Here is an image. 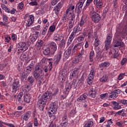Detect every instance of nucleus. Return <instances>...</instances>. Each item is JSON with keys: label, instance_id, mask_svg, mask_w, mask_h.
Instances as JSON below:
<instances>
[{"label": "nucleus", "instance_id": "a18cd8bd", "mask_svg": "<svg viewBox=\"0 0 127 127\" xmlns=\"http://www.w3.org/2000/svg\"><path fill=\"white\" fill-rule=\"evenodd\" d=\"M60 41V47H65V46L66 45V41H65L64 38H63Z\"/></svg>", "mask_w": 127, "mask_h": 127}, {"label": "nucleus", "instance_id": "412c9836", "mask_svg": "<svg viewBox=\"0 0 127 127\" xmlns=\"http://www.w3.org/2000/svg\"><path fill=\"white\" fill-rule=\"evenodd\" d=\"M80 31H82V29H81L79 26H75L73 28L72 32L70 35L75 37V36H76V34L79 33Z\"/></svg>", "mask_w": 127, "mask_h": 127}, {"label": "nucleus", "instance_id": "cd10ccee", "mask_svg": "<svg viewBox=\"0 0 127 127\" xmlns=\"http://www.w3.org/2000/svg\"><path fill=\"white\" fill-rule=\"evenodd\" d=\"M87 98H88V94L87 93H85L78 98L77 101V102H82V101H85Z\"/></svg>", "mask_w": 127, "mask_h": 127}, {"label": "nucleus", "instance_id": "39448f33", "mask_svg": "<svg viewBox=\"0 0 127 127\" xmlns=\"http://www.w3.org/2000/svg\"><path fill=\"white\" fill-rule=\"evenodd\" d=\"M113 40V35L108 34L105 41V48L107 51L110 49L111 44H112V40Z\"/></svg>", "mask_w": 127, "mask_h": 127}, {"label": "nucleus", "instance_id": "6e6d98bb", "mask_svg": "<svg viewBox=\"0 0 127 127\" xmlns=\"http://www.w3.org/2000/svg\"><path fill=\"white\" fill-rule=\"evenodd\" d=\"M125 75H126L125 73H120L118 77V79L119 80V81H121V80H123V79H124V77H125Z\"/></svg>", "mask_w": 127, "mask_h": 127}, {"label": "nucleus", "instance_id": "13d9d810", "mask_svg": "<svg viewBox=\"0 0 127 127\" xmlns=\"http://www.w3.org/2000/svg\"><path fill=\"white\" fill-rule=\"evenodd\" d=\"M92 35H93V31H92L91 30H88L87 31L88 38H89V39H90V38H91V37H92Z\"/></svg>", "mask_w": 127, "mask_h": 127}, {"label": "nucleus", "instance_id": "1a4fd4ad", "mask_svg": "<svg viewBox=\"0 0 127 127\" xmlns=\"http://www.w3.org/2000/svg\"><path fill=\"white\" fill-rule=\"evenodd\" d=\"M79 73H80V68H74L70 73L69 79L72 80L73 78H78V76H79Z\"/></svg>", "mask_w": 127, "mask_h": 127}, {"label": "nucleus", "instance_id": "b1692460", "mask_svg": "<svg viewBox=\"0 0 127 127\" xmlns=\"http://www.w3.org/2000/svg\"><path fill=\"white\" fill-rule=\"evenodd\" d=\"M111 103L113 105V110L118 111V110H121V109H122V106L120 105V103H118L116 101H112Z\"/></svg>", "mask_w": 127, "mask_h": 127}, {"label": "nucleus", "instance_id": "c756f323", "mask_svg": "<svg viewBox=\"0 0 127 127\" xmlns=\"http://www.w3.org/2000/svg\"><path fill=\"white\" fill-rule=\"evenodd\" d=\"M63 38H64L63 37L60 36L58 34H56L54 36L53 40L56 42H58V41H61Z\"/></svg>", "mask_w": 127, "mask_h": 127}, {"label": "nucleus", "instance_id": "f3484780", "mask_svg": "<svg viewBox=\"0 0 127 127\" xmlns=\"http://www.w3.org/2000/svg\"><path fill=\"white\" fill-rule=\"evenodd\" d=\"M23 96V92H20L16 98L17 104L18 105H22L23 104V100H22V97Z\"/></svg>", "mask_w": 127, "mask_h": 127}, {"label": "nucleus", "instance_id": "f03ea898", "mask_svg": "<svg viewBox=\"0 0 127 127\" xmlns=\"http://www.w3.org/2000/svg\"><path fill=\"white\" fill-rule=\"evenodd\" d=\"M42 72H43V70H42V68L39 65H36L35 70L33 72V76L36 80H38V86L39 87L42 85V81H43V78L44 77L42 74Z\"/></svg>", "mask_w": 127, "mask_h": 127}, {"label": "nucleus", "instance_id": "de8ad7c7", "mask_svg": "<svg viewBox=\"0 0 127 127\" xmlns=\"http://www.w3.org/2000/svg\"><path fill=\"white\" fill-rule=\"evenodd\" d=\"M71 55V51L67 50V51H65L64 53V56L66 59H68L69 57H70Z\"/></svg>", "mask_w": 127, "mask_h": 127}, {"label": "nucleus", "instance_id": "473e14b6", "mask_svg": "<svg viewBox=\"0 0 127 127\" xmlns=\"http://www.w3.org/2000/svg\"><path fill=\"white\" fill-rule=\"evenodd\" d=\"M85 1H86V0H79L78 2L76 4L75 6L79 8H82L83 5H84V3H85Z\"/></svg>", "mask_w": 127, "mask_h": 127}, {"label": "nucleus", "instance_id": "2f4dec72", "mask_svg": "<svg viewBox=\"0 0 127 127\" xmlns=\"http://www.w3.org/2000/svg\"><path fill=\"white\" fill-rule=\"evenodd\" d=\"M111 65V64H110V62H105L104 63H102L99 64L100 68H107L109 67Z\"/></svg>", "mask_w": 127, "mask_h": 127}, {"label": "nucleus", "instance_id": "5fc2aeb1", "mask_svg": "<svg viewBox=\"0 0 127 127\" xmlns=\"http://www.w3.org/2000/svg\"><path fill=\"white\" fill-rule=\"evenodd\" d=\"M94 125V123L92 121L87 122L85 125L84 127H92Z\"/></svg>", "mask_w": 127, "mask_h": 127}, {"label": "nucleus", "instance_id": "0eeeda50", "mask_svg": "<svg viewBox=\"0 0 127 127\" xmlns=\"http://www.w3.org/2000/svg\"><path fill=\"white\" fill-rule=\"evenodd\" d=\"M121 92L122 91H121L120 89H116L110 93V95L108 96V98L110 99V100H115V99H117V98L119 97V94H120Z\"/></svg>", "mask_w": 127, "mask_h": 127}, {"label": "nucleus", "instance_id": "7ed1b4c3", "mask_svg": "<svg viewBox=\"0 0 127 127\" xmlns=\"http://www.w3.org/2000/svg\"><path fill=\"white\" fill-rule=\"evenodd\" d=\"M76 16H72L69 15H63L62 17V20L63 22H68V29H72L75 25V19Z\"/></svg>", "mask_w": 127, "mask_h": 127}, {"label": "nucleus", "instance_id": "c03bdc74", "mask_svg": "<svg viewBox=\"0 0 127 127\" xmlns=\"http://www.w3.org/2000/svg\"><path fill=\"white\" fill-rule=\"evenodd\" d=\"M43 43H44L43 41L41 40H38L36 43V46L39 48L42 47V46L43 45Z\"/></svg>", "mask_w": 127, "mask_h": 127}, {"label": "nucleus", "instance_id": "c9c22d12", "mask_svg": "<svg viewBox=\"0 0 127 127\" xmlns=\"http://www.w3.org/2000/svg\"><path fill=\"white\" fill-rule=\"evenodd\" d=\"M95 50L96 53V57H99L101 56V54H102V51H101V48L99 47H96L95 48Z\"/></svg>", "mask_w": 127, "mask_h": 127}, {"label": "nucleus", "instance_id": "09e8293b", "mask_svg": "<svg viewBox=\"0 0 127 127\" xmlns=\"http://www.w3.org/2000/svg\"><path fill=\"white\" fill-rule=\"evenodd\" d=\"M21 60H27L28 59V56L25 54H22L20 57Z\"/></svg>", "mask_w": 127, "mask_h": 127}, {"label": "nucleus", "instance_id": "37998d69", "mask_svg": "<svg viewBox=\"0 0 127 127\" xmlns=\"http://www.w3.org/2000/svg\"><path fill=\"white\" fill-rule=\"evenodd\" d=\"M50 53H51V51H50V48L49 47L46 48L43 51L44 55H50Z\"/></svg>", "mask_w": 127, "mask_h": 127}, {"label": "nucleus", "instance_id": "f704fd0d", "mask_svg": "<svg viewBox=\"0 0 127 127\" xmlns=\"http://www.w3.org/2000/svg\"><path fill=\"white\" fill-rule=\"evenodd\" d=\"M71 89H72V87L71 86V85H66L65 87V91H64V93L65 94V95H68L69 94V93L71 90Z\"/></svg>", "mask_w": 127, "mask_h": 127}, {"label": "nucleus", "instance_id": "79ce46f5", "mask_svg": "<svg viewBox=\"0 0 127 127\" xmlns=\"http://www.w3.org/2000/svg\"><path fill=\"white\" fill-rule=\"evenodd\" d=\"M108 76L107 75H104L101 78H100V81L102 83H105L108 81Z\"/></svg>", "mask_w": 127, "mask_h": 127}, {"label": "nucleus", "instance_id": "dca6fc26", "mask_svg": "<svg viewBox=\"0 0 127 127\" xmlns=\"http://www.w3.org/2000/svg\"><path fill=\"white\" fill-rule=\"evenodd\" d=\"M62 6H63V4H62V2H60L57 5L54 7L53 10L55 11V13L56 15H58V14H59L60 9L62 8Z\"/></svg>", "mask_w": 127, "mask_h": 127}, {"label": "nucleus", "instance_id": "aec40b11", "mask_svg": "<svg viewBox=\"0 0 127 127\" xmlns=\"http://www.w3.org/2000/svg\"><path fill=\"white\" fill-rule=\"evenodd\" d=\"M63 53V52H62V51H60L59 53L57 54V55H56L54 57L55 64H56V65H57V64H58V63H59L61 60V58H62Z\"/></svg>", "mask_w": 127, "mask_h": 127}, {"label": "nucleus", "instance_id": "393cba45", "mask_svg": "<svg viewBox=\"0 0 127 127\" xmlns=\"http://www.w3.org/2000/svg\"><path fill=\"white\" fill-rule=\"evenodd\" d=\"M93 3L97 8H101L103 5V0H94Z\"/></svg>", "mask_w": 127, "mask_h": 127}, {"label": "nucleus", "instance_id": "a19ab883", "mask_svg": "<svg viewBox=\"0 0 127 127\" xmlns=\"http://www.w3.org/2000/svg\"><path fill=\"white\" fill-rule=\"evenodd\" d=\"M55 29H56V25H52L49 27L48 32H52V33H53V32L55 31Z\"/></svg>", "mask_w": 127, "mask_h": 127}, {"label": "nucleus", "instance_id": "58836bf2", "mask_svg": "<svg viewBox=\"0 0 127 127\" xmlns=\"http://www.w3.org/2000/svg\"><path fill=\"white\" fill-rule=\"evenodd\" d=\"M88 96L92 99H95L96 96H97V92L89 91L88 92Z\"/></svg>", "mask_w": 127, "mask_h": 127}, {"label": "nucleus", "instance_id": "ddd939ff", "mask_svg": "<svg viewBox=\"0 0 127 127\" xmlns=\"http://www.w3.org/2000/svg\"><path fill=\"white\" fill-rule=\"evenodd\" d=\"M50 48L51 50V54H55L57 51V44L55 42L52 41L49 43Z\"/></svg>", "mask_w": 127, "mask_h": 127}, {"label": "nucleus", "instance_id": "49530a36", "mask_svg": "<svg viewBox=\"0 0 127 127\" xmlns=\"http://www.w3.org/2000/svg\"><path fill=\"white\" fill-rule=\"evenodd\" d=\"M93 0H87L85 5L84 6V8H85V9L88 8V7H90V5H91V3L93 2Z\"/></svg>", "mask_w": 127, "mask_h": 127}, {"label": "nucleus", "instance_id": "69168bd1", "mask_svg": "<svg viewBox=\"0 0 127 127\" xmlns=\"http://www.w3.org/2000/svg\"><path fill=\"white\" fill-rule=\"evenodd\" d=\"M81 9H82L81 8H79L75 6V12H77L78 14H80V13H81Z\"/></svg>", "mask_w": 127, "mask_h": 127}, {"label": "nucleus", "instance_id": "a211bd4d", "mask_svg": "<svg viewBox=\"0 0 127 127\" xmlns=\"http://www.w3.org/2000/svg\"><path fill=\"white\" fill-rule=\"evenodd\" d=\"M34 64H35V62H32V63L25 69L24 73H25L26 75H27V74H30L32 68L34 67Z\"/></svg>", "mask_w": 127, "mask_h": 127}, {"label": "nucleus", "instance_id": "f8f14e48", "mask_svg": "<svg viewBox=\"0 0 127 127\" xmlns=\"http://www.w3.org/2000/svg\"><path fill=\"white\" fill-rule=\"evenodd\" d=\"M114 47H121L122 48H125L126 47V45H125V43L121 40V38L119 39H116L114 41Z\"/></svg>", "mask_w": 127, "mask_h": 127}, {"label": "nucleus", "instance_id": "e433bc0d", "mask_svg": "<svg viewBox=\"0 0 127 127\" xmlns=\"http://www.w3.org/2000/svg\"><path fill=\"white\" fill-rule=\"evenodd\" d=\"M85 53V50L84 49V47H82L80 52L76 55L77 58H81Z\"/></svg>", "mask_w": 127, "mask_h": 127}, {"label": "nucleus", "instance_id": "c85d7f7f", "mask_svg": "<svg viewBox=\"0 0 127 127\" xmlns=\"http://www.w3.org/2000/svg\"><path fill=\"white\" fill-rule=\"evenodd\" d=\"M116 116H122V117H127V113H126V110L122 109L116 113Z\"/></svg>", "mask_w": 127, "mask_h": 127}, {"label": "nucleus", "instance_id": "680f3d73", "mask_svg": "<svg viewBox=\"0 0 127 127\" xmlns=\"http://www.w3.org/2000/svg\"><path fill=\"white\" fill-rule=\"evenodd\" d=\"M107 124L108 125H106V127H111V125H113V124H114L113 122V120L110 119L109 120H108Z\"/></svg>", "mask_w": 127, "mask_h": 127}, {"label": "nucleus", "instance_id": "72a5a7b5", "mask_svg": "<svg viewBox=\"0 0 127 127\" xmlns=\"http://www.w3.org/2000/svg\"><path fill=\"white\" fill-rule=\"evenodd\" d=\"M74 38H75V37L74 36H72V35H70L67 40V42L66 43L67 46H69V45H70V44L72 43Z\"/></svg>", "mask_w": 127, "mask_h": 127}, {"label": "nucleus", "instance_id": "a878e982", "mask_svg": "<svg viewBox=\"0 0 127 127\" xmlns=\"http://www.w3.org/2000/svg\"><path fill=\"white\" fill-rule=\"evenodd\" d=\"M38 37V35L37 34L31 35L29 37L28 42H30V43H33L36 41V39H37Z\"/></svg>", "mask_w": 127, "mask_h": 127}, {"label": "nucleus", "instance_id": "774afa93", "mask_svg": "<svg viewBox=\"0 0 127 127\" xmlns=\"http://www.w3.org/2000/svg\"><path fill=\"white\" fill-rule=\"evenodd\" d=\"M119 102L123 105H127V100L122 99L119 101Z\"/></svg>", "mask_w": 127, "mask_h": 127}, {"label": "nucleus", "instance_id": "338daca9", "mask_svg": "<svg viewBox=\"0 0 127 127\" xmlns=\"http://www.w3.org/2000/svg\"><path fill=\"white\" fill-rule=\"evenodd\" d=\"M77 63H79V59H74L71 62L72 65H74V64H77Z\"/></svg>", "mask_w": 127, "mask_h": 127}, {"label": "nucleus", "instance_id": "4468645a", "mask_svg": "<svg viewBox=\"0 0 127 127\" xmlns=\"http://www.w3.org/2000/svg\"><path fill=\"white\" fill-rule=\"evenodd\" d=\"M31 115H32V113L31 111H27L26 113L21 115V120H23V121H25V122H27V121H28V120L30 119Z\"/></svg>", "mask_w": 127, "mask_h": 127}, {"label": "nucleus", "instance_id": "20e7f679", "mask_svg": "<svg viewBox=\"0 0 127 127\" xmlns=\"http://www.w3.org/2000/svg\"><path fill=\"white\" fill-rule=\"evenodd\" d=\"M90 15L92 21L95 23H98L101 20V15L94 10L90 12Z\"/></svg>", "mask_w": 127, "mask_h": 127}, {"label": "nucleus", "instance_id": "9b49d317", "mask_svg": "<svg viewBox=\"0 0 127 127\" xmlns=\"http://www.w3.org/2000/svg\"><path fill=\"white\" fill-rule=\"evenodd\" d=\"M1 8L3 10L7 12V13H10V14H14L16 12V9L14 8H12L11 9H9L6 5L4 4H1Z\"/></svg>", "mask_w": 127, "mask_h": 127}, {"label": "nucleus", "instance_id": "6e6552de", "mask_svg": "<svg viewBox=\"0 0 127 127\" xmlns=\"http://www.w3.org/2000/svg\"><path fill=\"white\" fill-rule=\"evenodd\" d=\"M20 87L19 80L18 79L14 80L12 85V93L15 94L17 90L19 89Z\"/></svg>", "mask_w": 127, "mask_h": 127}, {"label": "nucleus", "instance_id": "bf43d9fd", "mask_svg": "<svg viewBox=\"0 0 127 127\" xmlns=\"http://www.w3.org/2000/svg\"><path fill=\"white\" fill-rule=\"evenodd\" d=\"M108 95L109 94H108V93L102 94L100 96V99H101V100H104L105 98H107V97H108Z\"/></svg>", "mask_w": 127, "mask_h": 127}, {"label": "nucleus", "instance_id": "7c9ffc66", "mask_svg": "<svg viewBox=\"0 0 127 127\" xmlns=\"http://www.w3.org/2000/svg\"><path fill=\"white\" fill-rule=\"evenodd\" d=\"M85 36H86V34L83 33L82 35H80L77 37L76 40H77L78 42L81 43L82 41H84V39H85Z\"/></svg>", "mask_w": 127, "mask_h": 127}, {"label": "nucleus", "instance_id": "8fccbe9b", "mask_svg": "<svg viewBox=\"0 0 127 127\" xmlns=\"http://www.w3.org/2000/svg\"><path fill=\"white\" fill-rule=\"evenodd\" d=\"M115 53L113 55V57L115 59L118 58V57L120 55L119 54V50L118 49H115Z\"/></svg>", "mask_w": 127, "mask_h": 127}, {"label": "nucleus", "instance_id": "ea45409f", "mask_svg": "<svg viewBox=\"0 0 127 127\" xmlns=\"http://www.w3.org/2000/svg\"><path fill=\"white\" fill-rule=\"evenodd\" d=\"M101 44V41L98 38H96L94 41V46H95V48L98 47L99 45Z\"/></svg>", "mask_w": 127, "mask_h": 127}, {"label": "nucleus", "instance_id": "864d4df0", "mask_svg": "<svg viewBox=\"0 0 127 127\" xmlns=\"http://www.w3.org/2000/svg\"><path fill=\"white\" fill-rule=\"evenodd\" d=\"M116 125H117L118 127H124V125H125V122L123 121L117 122L116 123Z\"/></svg>", "mask_w": 127, "mask_h": 127}, {"label": "nucleus", "instance_id": "0e129e2a", "mask_svg": "<svg viewBox=\"0 0 127 127\" xmlns=\"http://www.w3.org/2000/svg\"><path fill=\"white\" fill-rule=\"evenodd\" d=\"M67 126H68V121H65V122H62V124H61V127H66Z\"/></svg>", "mask_w": 127, "mask_h": 127}, {"label": "nucleus", "instance_id": "5701e85b", "mask_svg": "<svg viewBox=\"0 0 127 127\" xmlns=\"http://www.w3.org/2000/svg\"><path fill=\"white\" fill-rule=\"evenodd\" d=\"M19 48H20V50L22 51H26L27 49H28V48L27 47V45H26V44L25 43L23 42H20L19 43Z\"/></svg>", "mask_w": 127, "mask_h": 127}, {"label": "nucleus", "instance_id": "bb28decb", "mask_svg": "<svg viewBox=\"0 0 127 127\" xmlns=\"http://www.w3.org/2000/svg\"><path fill=\"white\" fill-rule=\"evenodd\" d=\"M23 98L24 101L25 103H27V104H29L30 103V101L31 100L30 94L29 93H26L24 95Z\"/></svg>", "mask_w": 127, "mask_h": 127}, {"label": "nucleus", "instance_id": "e2e57ef3", "mask_svg": "<svg viewBox=\"0 0 127 127\" xmlns=\"http://www.w3.org/2000/svg\"><path fill=\"white\" fill-rule=\"evenodd\" d=\"M89 91L91 92H95L96 93H97V91H98V88H97V87L93 86L92 88H90Z\"/></svg>", "mask_w": 127, "mask_h": 127}, {"label": "nucleus", "instance_id": "2eb2a0df", "mask_svg": "<svg viewBox=\"0 0 127 127\" xmlns=\"http://www.w3.org/2000/svg\"><path fill=\"white\" fill-rule=\"evenodd\" d=\"M33 22H34V16L33 15H30L26 22V26L28 27L31 26L33 24Z\"/></svg>", "mask_w": 127, "mask_h": 127}, {"label": "nucleus", "instance_id": "6ab92c4d", "mask_svg": "<svg viewBox=\"0 0 127 127\" xmlns=\"http://www.w3.org/2000/svg\"><path fill=\"white\" fill-rule=\"evenodd\" d=\"M58 109V106H57V103L56 102H53L50 105V107H49V111H51L53 114H55V112L57 111Z\"/></svg>", "mask_w": 127, "mask_h": 127}, {"label": "nucleus", "instance_id": "423d86ee", "mask_svg": "<svg viewBox=\"0 0 127 127\" xmlns=\"http://www.w3.org/2000/svg\"><path fill=\"white\" fill-rule=\"evenodd\" d=\"M95 76V67L91 66L90 72L87 79V83L88 85H92L94 82V77Z\"/></svg>", "mask_w": 127, "mask_h": 127}, {"label": "nucleus", "instance_id": "603ef678", "mask_svg": "<svg viewBox=\"0 0 127 127\" xmlns=\"http://www.w3.org/2000/svg\"><path fill=\"white\" fill-rule=\"evenodd\" d=\"M27 80L30 84H33V83H34V77L33 76H29L27 78Z\"/></svg>", "mask_w": 127, "mask_h": 127}, {"label": "nucleus", "instance_id": "f257e3e1", "mask_svg": "<svg viewBox=\"0 0 127 127\" xmlns=\"http://www.w3.org/2000/svg\"><path fill=\"white\" fill-rule=\"evenodd\" d=\"M59 93V89L56 88L54 93L46 92L41 97V98L37 102V106L39 107L40 111H43L45 106H46V102L47 100L50 101L52 99V96H56Z\"/></svg>", "mask_w": 127, "mask_h": 127}, {"label": "nucleus", "instance_id": "3c124183", "mask_svg": "<svg viewBox=\"0 0 127 127\" xmlns=\"http://www.w3.org/2000/svg\"><path fill=\"white\" fill-rule=\"evenodd\" d=\"M33 123L34 127H38L39 123H38V119L36 117L33 118Z\"/></svg>", "mask_w": 127, "mask_h": 127}, {"label": "nucleus", "instance_id": "9d476101", "mask_svg": "<svg viewBox=\"0 0 127 127\" xmlns=\"http://www.w3.org/2000/svg\"><path fill=\"white\" fill-rule=\"evenodd\" d=\"M74 9H75V5H70L64 13L63 15L76 16L74 13Z\"/></svg>", "mask_w": 127, "mask_h": 127}, {"label": "nucleus", "instance_id": "4d7b16f0", "mask_svg": "<svg viewBox=\"0 0 127 127\" xmlns=\"http://www.w3.org/2000/svg\"><path fill=\"white\" fill-rule=\"evenodd\" d=\"M24 6V4L23 3V2H21L18 4L17 8L20 10H21V9H23Z\"/></svg>", "mask_w": 127, "mask_h": 127}, {"label": "nucleus", "instance_id": "052dcab7", "mask_svg": "<svg viewBox=\"0 0 127 127\" xmlns=\"http://www.w3.org/2000/svg\"><path fill=\"white\" fill-rule=\"evenodd\" d=\"M127 62V58H124L121 62V64L122 65V66H124V65H125V64H126Z\"/></svg>", "mask_w": 127, "mask_h": 127}, {"label": "nucleus", "instance_id": "4c0bfd02", "mask_svg": "<svg viewBox=\"0 0 127 127\" xmlns=\"http://www.w3.org/2000/svg\"><path fill=\"white\" fill-rule=\"evenodd\" d=\"M78 25H79L80 27H85V25H86V20L81 18L78 23Z\"/></svg>", "mask_w": 127, "mask_h": 127}, {"label": "nucleus", "instance_id": "4be33fe9", "mask_svg": "<svg viewBox=\"0 0 127 127\" xmlns=\"http://www.w3.org/2000/svg\"><path fill=\"white\" fill-rule=\"evenodd\" d=\"M82 45L83 43H77V44H76L73 47L72 53H74L75 51H76L77 52L79 51V50H80L81 48H82V47H83Z\"/></svg>", "mask_w": 127, "mask_h": 127}]
</instances>
